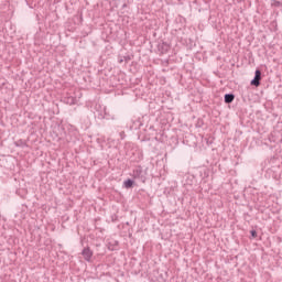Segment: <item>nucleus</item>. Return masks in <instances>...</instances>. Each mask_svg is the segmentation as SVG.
Returning a JSON list of instances; mask_svg holds the SVG:
<instances>
[{
  "instance_id": "1",
  "label": "nucleus",
  "mask_w": 282,
  "mask_h": 282,
  "mask_svg": "<svg viewBox=\"0 0 282 282\" xmlns=\"http://www.w3.org/2000/svg\"><path fill=\"white\" fill-rule=\"evenodd\" d=\"M82 254L85 261H91V258L94 257V251H91V249L89 248H84V250L82 251Z\"/></svg>"
},
{
  "instance_id": "2",
  "label": "nucleus",
  "mask_w": 282,
  "mask_h": 282,
  "mask_svg": "<svg viewBox=\"0 0 282 282\" xmlns=\"http://www.w3.org/2000/svg\"><path fill=\"white\" fill-rule=\"evenodd\" d=\"M251 85H254V87H259V85H261V70H256V75L251 80Z\"/></svg>"
},
{
  "instance_id": "3",
  "label": "nucleus",
  "mask_w": 282,
  "mask_h": 282,
  "mask_svg": "<svg viewBox=\"0 0 282 282\" xmlns=\"http://www.w3.org/2000/svg\"><path fill=\"white\" fill-rule=\"evenodd\" d=\"M232 100H235V95L232 94L225 95V102L230 104L232 102Z\"/></svg>"
},
{
  "instance_id": "4",
  "label": "nucleus",
  "mask_w": 282,
  "mask_h": 282,
  "mask_svg": "<svg viewBox=\"0 0 282 282\" xmlns=\"http://www.w3.org/2000/svg\"><path fill=\"white\" fill-rule=\"evenodd\" d=\"M271 6H272L273 8H281V6H282V0H272Z\"/></svg>"
},
{
  "instance_id": "5",
  "label": "nucleus",
  "mask_w": 282,
  "mask_h": 282,
  "mask_svg": "<svg viewBox=\"0 0 282 282\" xmlns=\"http://www.w3.org/2000/svg\"><path fill=\"white\" fill-rule=\"evenodd\" d=\"M124 188H131L133 186V181L131 178L123 182Z\"/></svg>"
},
{
  "instance_id": "6",
  "label": "nucleus",
  "mask_w": 282,
  "mask_h": 282,
  "mask_svg": "<svg viewBox=\"0 0 282 282\" xmlns=\"http://www.w3.org/2000/svg\"><path fill=\"white\" fill-rule=\"evenodd\" d=\"M251 237H257V231L256 230H251Z\"/></svg>"
},
{
  "instance_id": "7",
  "label": "nucleus",
  "mask_w": 282,
  "mask_h": 282,
  "mask_svg": "<svg viewBox=\"0 0 282 282\" xmlns=\"http://www.w3.org/2000/svg\"><path fill=\"white\" fill-rule=\"evenodd\" d=\"M74 104H75V101H74V99H72L70 105H74Z\"/></svg>"
},
{
  "instance_id": "8",
  "label": "nucleus",
  "mask_w": 282,
  "mask_h": 282,
  "mask_svg": "<svg viewBox=\"0 0 282 282\" xmlns=\"http://www.w3.org/2000/svg\"><path fill=\"white\" fill-rule=\"evenodd\" d=\"M100 118H105V115L101 113V115H100Z\"/></svg>"
}]
</instances>
